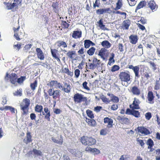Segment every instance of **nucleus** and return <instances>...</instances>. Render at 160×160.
<instances>
[{
    "label": "nucleus",
    "mask_w": 160,
    "mask_h": 160,
    "mask_svg": "<svg viewBox=\"0 0 160 160\" xmlns=\"http://www.w3.org/2000/svg\"><path fill=\"white\" fill-rule=\"evenodd\" d=\"M44 96L45 99L48 100L50 98V96H52V98L56 100L57 99H59L61 95V91L59 90H53L52 88H50L48 90L47 92L48 94L46 92L45 90H44Z\"/></svg>",
    "instance_id": "obj_1"
},
{
    "label": "nucleus",
    "mask_w": 160,
    "mask_h": 160,
    "mask_svg": "<svg viewBox=\"0 0 160 160\" xmlns=\"http://www.w3.org/2000/svg\"><path fill=\"white\" fill-rule=\"evenodd\" d=\"M30 104V101L28 99L26 98L23 99L20 105L22 115H26L28 113Z\"/></svg>",
    "instance_id": "obj_2"
},
{
    "label": "nucleus",
    "mask_w": 160,
    "mask_h": 160,
    "mask_svg": "<svg viewBox=\"0 0 160 160\" xmlns=\"http://www.w3.org/2000/svg\"><path fill=\"white\" fill-rule=\"evenodd\" d=\"M14 2L12 3L9 2H4V4L6 6V8L8 10H11L14 12L18 8V5L21 4V0H13Z\"/></svg>",
    "instance_id": "obj_3"
},
{
    "label": "nucleus",
    "mask_w": 160,
    "mask_h": 160,
    "mask_svg": "<svg viewBox=\"0 0 160 160\" xmlns=\"http://www.w3.org/2000/svg\"><path fill=\"white\" fill-rule=\"evenodd\" d=\"M81 142L82 144L88 146L93 145L96 143L95 139L91 137L83 136L81 138Z\"/></svg>",
    "instance_id": "obj_4"
},
{
    "label": "nucleus",
    "mask_w": 160,
    "mask_h": 160,
    "mask_svg": "<svg viewBox=\"0 0 160 160\" xmlns=\"http://www.w3.org/2000/svg\"><path fill=\"white\" fill-rule=\"evenodd\" d=\"M100 61L99 60H98L96 58H94L92 60V63H88V65H86V71H90L89 70H94L96 68L99 67Z\"/></svg>",
    "instance_id": "obj_5"
},
{
    "label": "nucleus",
    "mask_w": 160,
    "mask_h": 160,
    "mask_svg": "<svg viewBox=\"0 0 160 160\" xmlns=\"http://www.w3.org/2000/svg\"><path fill=\"white\" fill-rule=\"evenodd\" d=\"M119 79L122 82H128L130 81V75L128 71L120 72L119 75Z\"/></svg>",
    "instance_id": "obj_6"
},
{
    "label": "nucleus",
    "mask_w": 160,
    "mask_h": 160,
    "mask_svg": "<svg viewBox=\"0 0 160 160\" xmlns=\"http://www.w3.org/2000/svg\"><path fill=\"white\" fill-rule=\"evenodd\" d=\"M73 98L75 103H80L82 102H86L87 100L86 97H84L83 95L79 93L75 94Z\"/></svg>",
    "instance_id": "obj_7"
},
{
    "label": "nucleus",
    "mask_w": 160,
    "mask_h": 160,
    "mask_svg": "<svg viewBox=\"0 0 160 160\" xmlns=\"http://www.w3.org/2000/svg\"><path fill=\"white\" fill-rule=\"evenodd\" d=\"M20 28V26L19 25H18L17 28L15 27L13 28V30L14 32V36L16 40L18 41H19L21 40L20 37H22L24 36L23 30L22 32L20 31V32H18Z\"/></svg>",
    "instance_id": "obj_8"
},
{
    "label": "nucleus",
    "mask_w": 160,
    "mask_h": 160,
    "mask_svg": "<svg viewBox=\"0 0 160 160\" xmlns=\"http://www.w3.org/2000/svg\"><path fill=\"white\" fill-rule=\"evenodd\" d=\"M109 54L108 51L105 48H102L99 52L98 55L100 56L103 60L107 58Z\"/></svg>",
    "instance_id": "obj_9"
},
{
    "label": "nucleus",
    "mask_w": 160,
    "mask_h": 160,
    "mask_svg": "<svg viewBox=\"0 0 160 160\" xmlns=\"http://www.w3.org/2000/svg\"><path fill=\"white\" fill-rule=\"evenodd\" d=\"M9 76L11 83L13 84H16L17 82L18 77L17 75L15 73H12L9 75L8 73H7L5 77V79H6L7 78H8Z\"/></svg>",
    "instance_id": "obj_10"
},
{
    "label": "nucleus",
    "mask_w": 160,
    "mask_h": 160,
    "mask_svg": "<svg viewBox=\"0 0 160 160\" xmlns=\"http://www.w3.org/2000/svg\"><path fill=\"white\" fill-rule=\"evenodd\" d=\"M140 103V102L138 99L134 98L132 104L129 105V107L132 110L139 109H140L139 104Z\"/></svg>",
    "instance_id": "obj_11"
},
{
    "label": "nucleus",
    "mask_w": 160,
    "mask_h": 160,
    "mask_svg": "<svg viewBox=\"0 0 160 160\" xmlns=\"http://www.w3.org/2000/svg\"><path fill=\"white\" fill-rule=\"evenodd\" d=\"M138 132L143 135H147L150 134V132L148 129L143 126H139L137 128Z\"/></svg>",
    "instance_id": "obj_12"
},
{
    "label": "nucleus",
    "mask_w": 160,
    "mask_h": 160,
    "mask_svg": "<svg viewBox=\"0 0 160 160\" xmlns=\"http://www.w3.org/2000/svg\"><path fill=\"white\" fill-rule=\"evenodd\" d=\"M97 14L101 15L104 13L110 14L112 12V11L109 8H102L97 9L96 11Z\"/></svg>",
    "instance_id": "obj_13"
},
{
    "label": "nucleus",
    "mask_w": 160,
    "mask_h": 160,
    "mask_svg": "<svg viewBox=\"0 0 160 160\" xmlns=\"http://www.w3.org/2000/svg\"><path fill=\"white\" fill-rule=\"evenodd\" d=\"M44 111H42V114L44 116V118L48 121H50V117L51 116L50 111L49 110L47 107L44 108Z\"/></svg>",
    "instance_id": "obj_14"
},
{
    "label": "nucleus",
    "mask_w": 160,
    "mask_h": 160,
    "mask_svg": "<svg viewBox=\"0 0 160 160\" xmlns=\"http://www.w3.org/2000/svg\"><path fill=\"white\" fill-rule=\"evenodd\" d=\"M128 68L129 69H132L135 74V77L139 78L140 77L139 75V68L138 66H133L132 65H129Z\"/></svg>",
    "instance_id": "obj_15"
},
{
    "label": "nucleus",
    "mask_w": 160,
    "mask_h": 160,
    "mask_svg": "<svg viewBox=\"0 0 160 160\" xmlns=\"http://www.w3.org/2000/svg\"><path fill=\"white\" fill-rule=\"evenodd\" d=\"M148 7L152 11L156 10L158 8V6L156 4L154 0H148L147 2Z\"/></svg>",
    "instance_id": "obj_16"
},
{
    "label": "nucleus",
    "mask_w": 160,
    "mask_h": 160,
    "mask_svg": "<svg viewBox=\"0 0 160 160\" xmlns=\"http://www.w3.org/2000/svg\"><path fill=\"white\" fill-rule=\"evenodd\" d=\"M68 58L73 61L77 59V54L74 51H69L66 54Z\"/></svg>",
    "instance_id": "obj_17"
},
{
    "label": "nucleus",
    "mask_w": 160,
    "mask_h": 160,
    "mask_svg": "<svg viewBox=\"0 0 160 160\" xmlns=\"http://www.w3.org/2000/svg\"><path fill=\"white\" fill-rule=\"evenodd\" d=\"M104 122L105 123L108 124L107 127L108 128H111L113 126V121L111 118L108 117H106L104 118Z\"/></svg>",
    "instance_id": "obj_18"
},
{
    "label": "nucleus",
    "mask_w": 160,
    "mask_h": 160,
    "mask_svg": "<svg viewBox=\"0 0 160 160\" xmlns=\"http://www.w3.org/2000/svg\"><path fill=\"white\" fill-rule=\"evenodd\" d=\"M117 119L120 123L123 124H127L129 122V120L128 118L122 116H118L117 117Z\"/></svg>",
    "instance_id": "obj_19"
},
{
    "label": "nucleus",
    "mask_w": 160,
    "mask_h": 160,
    "mask_svg": "<svg viewBox=\"0 0 160 160\" xmlns=\"http://www.w3.org/2000/svg\"><path fill=\"white\" fill-rule=\"evenodd\" d=\"M36 50L38 58L41 60H44L45 58L44 54L41 49L39 48H37Z\"/></svg>",
    "instance_id": "obj_20"
},
{
    "label": "nucleus",
    "mask_w": 160,
    "mask_h": 160,
    "mask_svg": "<svg viewBox=\"0 0 160 160\" xmlns=\"http://www.w3.org/2000/svg\"><path fill=\"white\" fill-rule=\"evenodd\" d=\"M131 92L133 95L138 96L141 94V91L140 89L137 86H134L131 89Z\"/></svg>",
    "instance_id": "obj_21"
},
{
    "label": "nucleus",
    "mask_w": 160,
    "mask_h": 160,
    "mask_svg": "<svg viewBox=\"0 0 160 160\" xmlns=\"http://www.w3.org/2000/svg\"><path fill=\"white\" fill-rule=\"evenodd\" d=\"M32 136L31 134V132H28L26 133V137L24 139L23 142L26 144L29 143L32 141Z\"/></svg>",
    "instance_id": "obj_22"
},
{
    "label": "nucleus",
    "mask_w": 160,
    "mask_h": 160,
    "mask_svg": "<svg viewBox=\"0 0 160 160\" xmlns=\"http://www.w3.org/2000/svg\"><path fill=\"white\" fill-rule=\"evenodd\" d=\"M154 98L153 92L151 91H149L148 93L147 98L149 103L153 104L154 103Z\"/></svg>",
    "instance_id": "obj_23"
},
{
    "label": "nucleus",
    "mask_w": 160,
    "mask_h": 160,
    "mask_svg": "<svg viewBox=\"0 0 160 160\" xmlns=\"http://www.w3.org/2000/svg\"><path fill=\"white\" fill-rule=\"evenodd\" d=\"M130 42L132 44H136L138 40V37L137 35H131L129 37Z\"/></svg>",
    "instance_id": "obj_24"
},
{
    "label": "nucleus",
    "mask_w": 160,
    "mask_h": 160,
    "mask_svg": "<svg viewBox=\"0 0 160 160\" xmlns=\"http://www.w3.org/2000/svg\"><path fill=\"white\" fill-rule=\"evenodd\" d=\"M131 24L130 21L128 19L122 22V27L123 29L128 30Z\"/></svg>",
    "instance_id": "obj_25"
},
{
    "label": "nucleus",
    "mask_w": 160,
    "mask_h": 160,
    "mask_svg": "<svg viewBox=\"0 0 160 160\" xmlns=\"http://www.w3.org/2000/svg\"><path fill=\"white\" fill-rule=\"evenodd\" d=\"M51 139L54 142L59 145H62L63 144V137L61 135H60V138L59 139V140L56 139L54 137H52Z\"/></svg>",
    "instance_id": "obj_26"
},
{
    "label": "nucleus",
    "mask_w": 160,
    "mask_h": 160,
    "mask_svg": "<svg viewBox=\"0 0 160 160\" xmlns=\"http://www.w3.org/2000/svg\"><path fill=\"white\" fill-rule=\"evenodd\" d=\"M61 71L63 73L66 74L70 77H72L73 75V72L70 71L68 67L64 68L63 67H62Z\"/></svg>",
    "instance_id": "obj_27"
},
{
    "label": "nucleus",
    "mask_w": 160,
    "mask_h": 160,
    "mask_svg": "<svg viewBox=\"0 0 160 160\" xmlns=\"http://www.w3.org/2000/svg\"><path fill=\"white\" fill-rule=\"evenodd\" d=\"M82 32L81 31H74L72 35V37L75 39L80 38L81 37Z\"/></svg>",
    "instance_id": "obj_28"
},
{
    "label": "nucleus",
    "mask_w": 160,
    "mask_h": 160,
    "mask_svg": "<svg viewBox=\"0 0 160 160\" xmlns=\"http://www.w3.org/2000/svg\"><path fill=\"white\" fill-rule=\"evenodd\" d=\"M86 121L88 125L90 126L95 127L96 125V122L95 120L93 119H90L86 118Z\"/></svg>",
    "instance_id": "obj_29"
},
{
    "label": "nucleus",
    "mask_w": 160,
    "mask_h": 160,
    "mask_svg": "<svg viewBox=\"0 0 160 160\" xmlns=\"http://www.w3.org/2000/svg\"><path fill=\"white\" fill-rule=\"evenodd\" d=\"M146 5V2L144 1L140 2L136 8L135 12H137V11L138 9H140L141 8H142L143 7H145Z\"/></svg>",
    "instance_id": "obj_30"
},
{
    "label": "nucleus",
    "mask_w": 160,
    "mask_h": 160,
    "mask_svg": "<svg viewBox=\"0 0 160 160\" xmlns=\"http://www.w3.org/2000/svg\"><path fill=\"white\" fill-rule=\"evenodd\" d=\"M32 152L33 153V154L35 155H37L38 156H42V152L40 150H37L35 149H33L32 151H30L29 152V153L30 154H32Z\"/></svg>",
    "instance_id": "obj_31"
},
{
    "label": "nucleus",
    "mask_w": 160,
    "mask_h": 160,
    "mask_svg": "<svg viewBox=\"0 0 160 160\" xmlns=\"http://www.w3.org/2000/svg\"><path fill=\"white\" fill-rule=\"evenodd\" d=\"M65 87L62 88V90L65 92L69 93L71 91V86L70 84H68L66 82L64 83Z\"/></svg>",
    "instance_id": "obj_32"
},
{
    "label": "nucleus",
    "mask_w": 160,
    "mask_h": 160,
    "mask_svg": "<svg viewBox=\"0 0 160 160\" xmlns=\"http://www.w3.org/2000/svg\"><path fill=\"white\" fill-rule=\"evenodd\" d=\"M56 44L58 47H60L62 46V47L66 48L67 47V45L66 43L63 41H58L56 42Z\"/></svg>",
    "instance_id": "obj_33"
},
{
    "label": "nucleus",
    "mask_w": 160,
    "mask_h": 160,
    "mask_svg": "<svg viewBox=\"0 0 160 160\" xmlns=\"http://www.w3.org/2000/svg\"><path fill=\"white\" fill-rule=\"evenodd\" d=\"M43 107L40 105L37 104L34 108V110L36 112L41 113L43 110Z\"/></svg>",
    "instance_id": "obj_34"
},
{
    "label": "nucleus",
    "mask_w": 160,
    "mask_h": 160,
    "mask_svg": "<svg viewBox=\"0 0 160 160\" xmlns=\"http://www.w3.org/2000/svg\"><path fill=\"white\" fill-rule=\"evenodd\" d=\"M58 5L59 4L58 2H53L52 3V7L55 13H58Z\"/></svg>",
    "instance_id": "obj_35"
},
{
    "label": "nucleus",
    "mask_w": 160,
    "mask_h": 160,
    "mask_svg": "<svg viewBox=\"0 0 160 160\" xmlns=\"http://www.w3.org/2000/svg\"><path fill=\"white\" fill-rule=\"evenodd\" d=\"M101 45L103 47H105L107 48H109L111 46V43L107 40H104L101 43Z\"/></svg>",
    "instance_id": "obj_36"
},
{
    "label": "nucleus",
    "mask_w": 160,
    "mask_h": 160,
    "mask_svg": "<svg viewBox=\"0 0 160 160\" xmlns=\"http://www.w3.org/2000/svg\"><path fill=\"white\" fill-rule=\"evenodd\" d=\"M147 144L148 145V149H151L154 145V142L151 138L148 139L147 141Z\"/></svg>",
    "instance_id": "obj_37"
},
{
    "label": "nucleus",
    "mask_w": 160,
    "mask_h": 160,
    "mask_svg": "<svg viewBox=\"0 0 160 160\" xmlns=\"http://www.w3.org/2000/svg\"><path fill=\"white\" fill-rule=\"evenodd\" d=\"M122 0H118L116 3V6L114 8L115 10L120 9L122 6Z\"/></svg>",
    "instance_id": "obj_38"
},
{
    "label": "nucleus",
    "mask_w": 160,
    "mask_h": 160,
    "mask_svg": "<svg viewBox=\"0 0 160 160\" xmlns=\"http://www.w3.org/2000/svg\"><path fill=\"white\" fill-rule=\"evenodd\" d=\"M114 54L113 53H112L111 54V56L109 59V61L108 63L109 65H111L112 63H114L115 60L114 59Z\"/></svg>",
    "instance_id": "obj_39"
},
{
    "label": "nucleus",
    "mask_w": 160,
    "mask_h": 160,
    "mask_svg": "<svg viewBox=\"0 0 160 160\" xmlns=\"http://www.w3.org/2000/svg\"><path fill=\"white\" fill-rule=\"evenodd\" d=\"M38 81L36 80L33 83H32L30 84V87L31 89L34 91L36 89V88L37 87Z\"/></svg>",
    "instance_id": "obj_40"
},
{
    "label": "nucleus",
    "mask_w": 160,
    "mask_h": 160,
    "mask_svg": "<svg viewBox=\"0 0 160 160\" xmlns=\"http://www.w3.org/2000/svg\"><path fill=\"white\" fill-rule=\"evenodd\" d=\"M86 112L88 116L90 118L92 119L94 118V114L93 113V112L92 111L89 109H88L87 110Z\"/></svg>",
    "instance_id": "obj_41"
},
{
    "label": "nucleus",
    "mask_w": 160,
    "mask_h": 160,
    "mask_svg": "<svg viewBox=\"0 0 160 160\" xmlns=\"http://www.w3.org/2000/svg\"><path fill=\"white\" fill-rule=\"evenodd\" d=\"M95 50V48L92 47L87 51V53L90 56H92L94 54Z\"/></svg>",
    "instance_id": "obj_42"
},
{
    "label": "nucleus",
    "mask_w": 160,
    "mask_h": 160,
    "mask_svg": "<svg viewBox=\"0 0 160 160\" xmlns=\"http://www.w3.org/2000/svg\"><path fill=\"white\" fill-rule=\"evenodd\" d=\"M58 50L55 49H51V52L52 57L53 58H55L58 56L57 54L58 53Z\"/></svg>",
    "instance_id": "obj_43"
},
{
    "label": "nucleus",
    "mask_w": 160,
    "mask_h": 160,
    "mask_svg": "<svg viewBox=\"0 0 160 160\" xmlns=\"http://www.w3.org/2000/svg\"><path fill=\"white\" fill-rule=\"evenodd\" d=\"M100 98L104 102L109 103L110 101L108 98H107L103 95H102L100 96Z\"/></svg>",
    "instance_id": "obj_44"
},
{
    "label": "nucleus",
    "mask_w": 160,
    "mask_h": 160,
    "mask_svg": "<svg viewBox=\"0 0 160 160\" xmlns=\"http://www.w3.org/2000/svg\"><path fill=\"white\" fill-rule=\"evenodd\" d=\"M132 115L137 118H139L140 116V112L139 111L135 110V109L133 110Z\"/></svg>",
    "instance_id": "obj_45"
},
{
    "label": "nucleus",
    "mask_w": 160,
    "mask_h": 160,
    "mask_svg": "<svg viewBox=\"0 0 160 160\" xmlns=\"http://www.w3.org/2000/svg\"><path fill=\"white\" fill-rule=\"evenodd\" d=\"M112 97L111 99V101L114 103H117L119 102V99L118 97L114 96L113 94L112 95Z\"/></svg>",
    "instance_id": "obj_46"
},
{
    "label": "nucleus",
    "mask_w": 160,
    "mask_h": 160,
    "mask_svg": "<svg viewBox=\"0 0 160 160\" xmlns=\"http://www.w3.org/2000/svg\"><path fill=\"white\" fill-rule=\"evenodd\" d=\"M26 79V77L25 76H21L20 78H17V82L19 84L22 83Z\"/></svg>",
    "instance_id": "obj_47"
},
{
    "label": "nucleus",
    "mask_w": 160,
    "mask_h": 160,
    "mask_svg": "<svg viewBox=\"0 0 160 160\" xmlns=\"http://www.w3.org/2000/svg\"><path fill=\"white\" fill-rule=\"evenodd\" d=\"M97 23L99 24V26L100 28L102 29H105L104 28H105V25H103V21L102 19H100Z\"/></svg>",
    "instance_id": "obj_48"
},
{
    "label": "nucleus",
    "mask_w": 160,
    "mask_h": 160,
    "mask_svg": "<svg viewBox=\"0 0 160 160\" xmlns=\"http://www.w3.org/2000/svg\"><path fill=\"white\" fill-rule=\"evenodd\" d=\"M108 132V130L107 128H104L101 130L100 134L101 135L105 136L107 135Z\"/></svg>",
    "instance_id": "obj_49"
},
{
    "label": "nucleus",
    "mask_w": 160,
    "mask_h": 160,
    "mask_svg": "<svg viewBox=\"0 0 160 160\" xmlns=\"http://www.w3.org/2000/svg\"><path fill=\"white\" fill-rule=\"evenodd\" d=\"M13 94L14 96H21L22 94V89H20L19 90H17V91L13 93Z\"/></svg>",
    "instance_id": "obj_50"
},
{
    "label": "nucleus",
    "mask_w": 160,
    "mask_h": 160,
    "mask_svg": "<svg viewBox=\"0 0 160 160\" xmlns=\"http://www.w3.org/2000/svg\"><path fill=\"white\" fill-rule=\"evenodd\" d=\"M5 110H9L12 113H15V109L14 108H13L10 106H5Z\"/></svg>",
    "instance_id": "obj_51"
},
{
    "label": "nucleus",
    "mask_w": 160,
    "mask_h": 160,
    "mask_svg": "<svg viewBox=\"0 0 160 160\" xmlns=\"http://www.w3.org/2000/svg\"><path fill=\"white\" fill-rule=\"evenodd\" d=\"M119 69L120 67L119 66L117 65H114L112 67L111 71L112 72H115L118 70Z\"/></svg>",
    "instance_id": "obj_52"
},
{
    "label": "nucleus",
    "mask_w": 160,
    "mask_h": 160,
    "mask_svg": "<svg viewBox=\"0 0 160 160\" xmlns=\"http://www.w3.org/2000/svg\"><path fill=\"white\" fill-rule=\"evenodd\" d=\"M156 160H160V149H158L156 150Z\"/></svg>",
    "instance_id": "obj_53"
},
{
    "label": "nucleus",
    "mask_w": 160,
    "mask_h": 160,
    "mask_svg": "<svg viewBox=\"0 0 160 160\" xmlns=\"http://www.w3.org/2000/svg\"><path fill=\"white\" fill-rule=\"evenodd\" d=\"M84 46L85 48H87L90 47V45L89 40H86L84 41Z\"/></svg>",
    "instance_id": "obj_54"
},
{
    "label": "nucleus",
    "mask_w": 160,
    "mask_h": 160,
    "mask_svg": "<svg viewBox=\"0 0 160 160\" xmlns=\"http://www.w3.org/2000/svg\"><path fill=\"white\" fill-rule=\"evenodd\" d=\"M61 24L64 28H68L69 26V24L66 21H62Z\"/></svg>",
    "instance_id": "obj_55"
},
{
    "label": "nucleus",
    "mask_w": 160,
    "mask_h": 160,
    "mask_svg": "<svg viewBox=\"0 0 160 160\" xmlns=\"http://www.w3.org/2000/svg\"><path fill=\"white\" fill-rule=\"evenodd\" d=\"M80 72L79 69H77L74 71L75 77L78 78L80 76Z\"/></svg>",
    "instance_id": "obj_56"
},
{
    "label": "nucleus",
    "mask_w": 160,
    "mask_h": 160,
    "mask_svg": "<svg viewBox=\"0 0 160 160\" xmlns=\"http://www.w3.org/2000/svg\"><path fill=\"white\" fill-rule=\"evenodd\" d=\"M113 12L114 13H115L116 14H120L122 15H124V18L125 19L126 18L127 14L126 12H122L119 11H117L116 12H115V11H113Z\"/></svg>",
    "instance_id": "obj_57"
},
{
    "label": "nucleus",
    "mask_w": 160,
    "mask_h": 160,
    "mask_svg": "<svg viewBox=\"0 0 160 160\" xmlns=\"http://www.w3.org/2000/svg\"><path fill=\"white\" fill-rule=\"evenodd\" d=\"M100 6V3L99 0H96L95 3H93V7L95 8L96 7H99Z\"/></svg>",
    "instance_id": "obj_58"
},
{
    "label": "nucleus",
    "mask_w": 160,
    "mask_h": 160,
    "mask_svg": "<svg viewBox=\"0 0 160 160\" xmlns=\"http://www.w3.org/2000/svg\"><path fill=\"white\" fill-rule=\"evenodd\" d=\"M91 152L93 153L94 155H97L100 153V151L96 148H93Z\"/></svg>",
    "instance_id": "obj_59"
},
{
    "label": "nucleus",
    "mask_w": 160,
    "mask_h": 160,
    "mask_svg": "<svg viewBox=\"0 0 160 160\" xmlns=\"http://www.w3.org/2000/svg\"><path fill=\"white\" fill-rule=\"evenodd\" d=\"M57 82L58 81L56 80L51 81L49 83V86L51 87H53V86L57 85Z\"/></svg>",
    "instance_id": "obj_60"
},
{
    "label": "nucleus",
    "mask_w": 160,
    "mask_h": 160,
    "mask_svg": "<svg viewBox=\"0 0 160 160\" xmlns=\"http://www.w3.org/2000/svg\"><path fill=\"white\" fill-rule=\"evenodd\" d=\"M145 116L146 119L148 120H149L152 117L151 114L150 112H147Z\"/></svg>",
    "instance_id": "obj_61"
},
{
    "label": "nucleus",
    "mask_w": 160,
    "mask_h": 160,
    "mask_svg": "<svg viewBox=\"0 0 160 160\" xmlns=\"http://www.w3.org/2000/svg\"><path fill=\"white\" fill-rule=\"evenodd\" d=\"M88 83L86 81H85L82 83V86L83 88L88 91L90 90V88L87 86Z\"/></svg>",
    "instance_id": "obj_62"
},
{
    "label": "nucleus",
    "mask_w": 160,
    "mask_h": 160,
    "mask_svg": "<svg viewBox=\"0 0 160 160\" xmlns=\"http://www.w3.org/2000/svg\"><path fill=\"white\" fill-rule=\"evenodd\" d=\"M123 46L122 43H119L118 45V50L120 52H122L124 51Z\"/></svg>",
    "instance_id": "obj_63"
},
{
    "label": "nucleus",
    "mask_w": 160,
    "mask_h": 160,
    "mask_svg": "<svg viewBox=\"0 0 160 160\" xmlns=\"http://www.w3.org/2000/svg\"><path fill=\"white\" fill-rule=\"evenodd\" d=\"M160 84L159 81H157L154 86V89L155 90H158L159 89Z\"/></svg>",
    "instance_id": "obj_64"
}]
</instances>
